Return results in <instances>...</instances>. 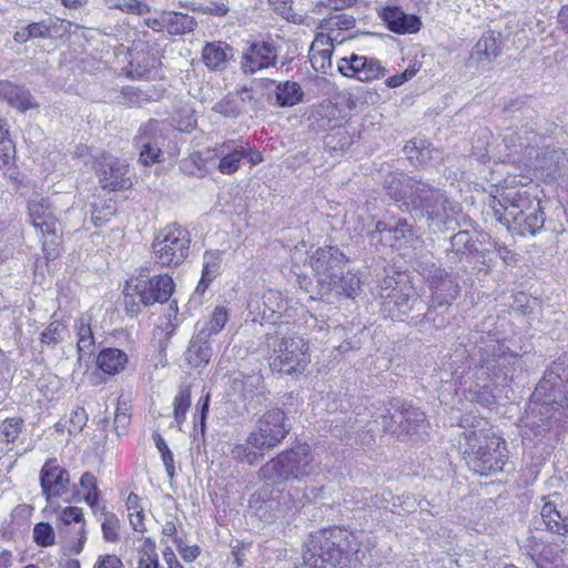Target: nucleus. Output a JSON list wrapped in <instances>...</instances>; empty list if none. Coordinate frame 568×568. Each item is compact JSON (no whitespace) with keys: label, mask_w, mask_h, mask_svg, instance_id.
Returning <instances> with one entry per match:
<instances>
[{"label":"nucleus","mask_w":568,"mask_h":568,"mask_svg":"<svg viewBox=\"0 0 568 568\" xmlns=\"http://www.w3.org/2000/svg\"><path fill=\"white\" fill-rule=\"evenodd\" d=\"M128 362L129 357L126 353L114 347H105L101 349L95 361L98 368L104 374L111 376L122 373L125 369Z\"/></svg>","instance_id":"nucleus-36"},{"label":"nucleus","mask_w":568,"mask_h":568,"mask_svg":"<svg viewBox=\"0 0 568 568\" xmlns=\"http://www.w3.org/2000/svg\"><path fill=\"white\" fill-rule=\"evenodd\" d=\"M69 471L59 465L55 458L48 459L40 470V486L47 501L61 497L69 491Z\"/></svg>","instance_id":"nucleus-22"},{"label":"nucleus","mask_w":568,"mask_h":568,"mask_svg":"<svg viewBox=\"0 0 568 568\" xmlns=\"http://www.w3.org/2000/svg\"><path fill=\"white\" fill-rule=\"evenodd\" d=\"M78 335V352L87 353L91 352L94 346V336L91 328V318L82 315L75 324Z\"/></svg>","instance_id":"nucleus-46"},{"label":"nucleus","mask_w":568,"mask_h":568,"mask_svg":"<svg viewBox=\"0 0 568 568\" xmlns=\"http://www.w3.org/2000/svg\"><path fill=\"white\" fill-rule=\"evenodd\" d=\"M191 405V390L189 386H181L174 398V418L181 425L185 420V415Z\"/></svg>","instance_id":"nucleus-53"},{"label":"nucleus","mask_w":568,"mask_h":568,"mask_svg":"<svg viewBox=\"0 0 568 568\" xmlns=\"http://www.w3.org/2000/svg\"><path fill=\"white\" fill-rule=\"evenodd\" d=\"M428 287L430 298H434L438 305L452 306L460 292L459 276L445 268H434L428 275Z\"/></svg>","instance_id":"nucleus-20"},{"label":"nucleus","mask_w":568,"mask_h":568,"mask_svg":"<svg viewBox=\"0 0 568 568\" xmlns=\"http://www.w3.org/2000/svg\"><path fill=\"white\" fill-rule=\"evenodd\" d=\"M491 207L496 220L520 236L536 235L546 222L541 202L527 191L509 190L494 197Z\"/></svg>","instance_id":"nucleus-2"},{"label":"nucleus","mask_w":568,"mask_h":568,"mask_svg":"<svg viewBox=\"0 0 568 568\" xmlns=\"http://www.w3.org/2000/svg\"><path fill=\"white\" fill-rule=\"evenodd\" d=\"M325 149L332 154H342L353 144L351 133L346 128H338L332 133H327L324 136Z\"/></svg>","instance_id":"nucleus-43"},{"label":"nucleus","mask_w":568,"mask_h":568,"mask_svg":"<svg viewBox=\"0 0 568 568\" xmlns=\"http://www.w3.org/2000/svg\"><path fill=\"white\" fill-rule=\"evenodd\" d=\"M233 389L242 398L247 412L261 406L268 394L262 374L255 372L242 374L241 377L234 378Z\"/></svg>","instance_id":"nucleus-23"},{"label":"nucleus","mask_w":568,"mask_h":568,"mask_svg":"<svg viewBox=\"0 0 568 568\" xmlns=\"http://www.w3.org/2000/svg\"><path fill=\"white\" fill-rule=\"evenodd\" d=\"M65 331V326L59 322H51L41 334V342L47 345H57L62 341V334Z\"/></svg>","instance_id":"nucleus-60"},{"label":"nucleus","mask_w":568,"mask_h":568,"mask_svg":"<svg viewBox=\"0 0 568 568\" xmlns=\"http://www.w3.org/2000/svg\"><path fill=\"white\" fill-rule=\"evenodd\" d=\"M275 104L280 108H291L303 101L304 92L300 83L284 81L276 83Z\"/></svg>","instance_id":"nucleus-38"},{"label":"nucleus","mask_w":568,"mask_h":568,"mask_svg":"<svg viewBox=\"0 0 568 568\" xmlns=\"http://www.w3.org/2000/svg\"><path fill=\"white\" fill-rule=\"evenodd\" d=\"M257 477L264 483L266 490L284 486L292 479L281 453L258 468Z\"/></svg>","instance_id":"nucleus-32"},{"label":"nucleus","mask_w":568,"mask_h":568,"mask_svg":"<svg viewBox=\"0 0 568 568\" xmlns=\"http://www.w3.org/2000/svg\"><path fill=\"white\" fill-rule=\"evenodd\" d=\"M376 291L382 298L383 314L392 320L407 321L410 325V317L426 308V301L408 281L386 276Z\"/></svg>","instance_id":"nucleus-5"},{"label":"nucleus","mask_w":568,"mask_h":568,"mask_svg":"<svg viewBox=\"0 0 568 568\" xmlns=\"http://www.w3.org/2000/svg\"><path fill=\"white\" fill-rule=\"evenodd\" d=\"M131 423V415L128 412V408L125 406H118L114 419H113V426L114 430L118 435V437H121L123 434L126 433V429Z\"/></svg>","instance_id":"nucleus-64"},{"label":"nucleus","mask_w":568,"mask_h":568,"mask_svg":"<svg viewBox=\"0 0 568 568\" xmlns=\"http://www.w3.org/2000/svg\"><path fill=\"white\" fill-rule=\"evenodd\" d=\"M532 414L540 416V420L551 419L554 413H558L568 406V364L558 359L545 372L537 384L532 395Z\"/></svg>","instance_id":"nucleus-4"},{"label":"nucleus","mask_w":568,"mask_h":568,"mask_svg":"<svg viewBox=\"0 0 568 568\" xmlns=\"http://www.w3.org/2000/svg\"><path fill=\"white\" fill-rule=\"evenodd\" d=\"M292 479L303 480L314 474L316 466L308 445H297L281 453Z\"/></svg>","instance_id":"nucleus-25"},{"label":"nucleus","mask_w":568,"mask_h":568,"mask_svg":"<svg viewBox=\"0 0 568 568\" xmlns=\"http://www.w3.org/2000/svg\"><path fill=\"white\" fill-rule=\"evenodd\" d=\"M221 256L219 252L206 251L203 255V270L201 280L195 288L197 294H203L209 285L220 274Z\"/></svg>","instance_id":"nucleus-41"},{"label":"nucleus","mask_w":568,"mask_h":568,"mask_svg":"<svg viewBox=\"0 0 568 568\" xmlns=\"http://www.w3.org/2000/svg\"><path fill=\"white\" fill-rule=\"evenodd\" d=\"M221 159L217 169L223 174H233L240 168V162L243 159V151L240 150L237 141H229L222 145Z\"/></svg>","instance_id":"nucleus-40"},{"label":"nucleus","mask_w":568,"mask_h":568,"mask_svg":"<svg viewBox=\"0 0 568 568\" xmlns=\"http://www.w3.org/2000/svg\"><path fill=\"white\" fill-rule=\"evenodd\" d=\"M170 132V125L158 119H150L138 128L132 143L138 150V162L141 165L152 166L163 162Z\"/></svg>","instance_id":"nucleus-9"},{"label":"nucleus","mask_w":568,"mask_h":568,"mask_svg":"<svg viewBox=\"0 0 568 568\" xmlns=\"http://www.w3.org/2000/svg\"><path fill=\"white\" fill-rule=\"evenodd\" d=\"M263 316H267V312H270V317L274 315H278L281 317L282 312L286 310V302L283 300L282 294L275 290H267L263 296Z\"/></svg>","instance_id":"nucleus-50"},{"label":"nucleus","mask_w":568,"mask_h":568,"mask_svg":"<svg viewBox=\"0 0 568 568\" xmlns=\"http://www.w3.org/2000/svg\"><path fill=\"white\" fill-rule=\"evenodd\" d=\"M348 263L347 256L332 245L322 246L311 255V266L316 276V291L329 290V283L337 274L342 273Z\"/></svg>","instance_id":"nucleus-15"},{"label":"nucleus","mask_w":568,"mask_h":568,"mask_svg":"<svg viewBox=\"0 0 568 568\" xmlns=\"http://www.w3.org/2000/svg\"><path fill=\"white\" fill-rule=\"evenodd\" d=\"M122 99L124 100V104L129 106L138 105L140 106L144 102H149L152 100V97L141 89L132 85L123 87L121 90Z\"/></svg>","instance_id":"nucleus-58"},{"label":"nucleus","mask_w":568,"mask_h":568,"mask_svg":"<svg viewBox=\"0 0 568 568\" xmlns=\"http://www.w3.org/2000/svg\"><path fill=\"white\" fill-rule=\"evenodd\" d=\"M338 71L345 77L366 82L383 77L386 69L376 59L353 53L349 58H342L338 61Z\"/></svg>","instance_id":"nucleus-24"},{"label":"nucleus","mask_w":568,"mask_h":568,"mask_svg":"<svg viewBox=\"0 0 568 568\" xmlns=\"http://www.w3.org/2000/svg\"><path fill=\"white\" fill-rule=\"evenodd\" d=\"M212 110L230 119H236L242 114V105L234 93H227L213 105Z\"/></svg>","instance_id":"nucleus-49"},{"label":"nucleus","mask_w":568,"mask_h":568,"mask_svg":"<svg viewBox=\"0 0 568 568\" xmlns=\"http://www.w3.org/2000/svg\"><path fill=\"white\" fill-rule=\"evenodd\" d=\"M337 108L332 102H323L316 106L307 118L308 129L313 132L326 131L336 128Z\"/></svg>","instance_id":"nucleus-37"},{"label":"nucleus","mask_w":568,"mask_h":568,"mask_svg":"<svg viewBox=\"0 0 568 568\" xmlns=\"http://www.w3.org/2000/svg\"><path fill=\"white\" fill-rule=\"evenodd\" d=\"M504 111L509 113L514 120L525 121L526 124L537 118V112L528 105L525 99H516L505 105Z\"/></svg>","instance_id":"nucleus-47"},{"label":"nucleus","mask_w":568,"mask_h":568,"mask_svg":"<svg viewBox=\"0 0 568 568\" xmlns=\"http://www.w3.org/2000/svg\"><path fill=\"white\" fill-rule=\"evenodd\" d=\"M23 427V419L20 417L7 418L0 425V440L7 444L13 443Z\"/></svg>","instance_id":"nucleus-55"},{"label":"nucleus","mask_w":568,"mask_h":568,"mask_svg":"<svg viewBox=\"0 0 568 568\" xmlns=\"http://www.w3.org/2000/svg\"><path fill=\"white\" fill-rule=\"evenodd\" d=\"M0 99L7 101L21 112L38 106L28 90L7 80L0 81Z\"/></svg>","instance_id":"nucleus-35"},{"label":"nucleus","mask_w":568,"mask_h":568,"mask_svg":"<svg viewBox=\"0 0 568 568\" xmlns=\"http://www.w3.org/2000/svg\"><path fill=\"white\" fill-rule=\"evenodd\" d=\"M452 251L456 254H474L477 262L486 264L487 258L484 251H478L476 241L468 231H459L450 237Z\"/></svg>","instance_id":"nucleus-42"},{"label":"nucleus","mask_w":568,"mask_h":568,"mask_svg":"<svg viewBox=\"0 0 568 568\" xmlns=\"http://www.w3.org/2000/svg\"><path fill=\"white\" fill-rule=\"evenodd\" d=\"M227 321V310L224 306H216L207 321L202 325H200V323L196 324V329L199 332H204L209 337H212L223 329Z\"/></svg>","instance_id":"nucleus-45"},{"label":"nucleus","mask_w":568,"mask_h":568,"mask_svg":"<svg viewBox=\"0 0 568 568\" xmlns=\"http://www.w3.org/2000/svg\"><path fill=\"white\" fill-rule=\"evenodd\" d=\"M414 236L412 225L406 220L398 219L390 227V236L386 239V243L390 246L400 247L403 241H407Z\"/></svg>","instance_id":"nucleus-51"},{"label":"nucleus","mask_w":568,"mask_h":568,"mask_svg":"<svg viewBox=\"0 0 568 568\" xmlns=\"http://www.w3.org/2000/svg\"><path fill=\"white\" fill-rule=\"evenodd\" d=\"M180 169L187 175L204 176L207 173L205 161L200 153H193L183 159Z\"/></svg>","instance_id":"nucleus-54"},{"label":"nucleus","mask_w":568,"mask_h":568,"mask_svg":"<svg viewBox=\"0 0 568 568\" xmlns=\"http://www.w3.org/2000/svg\"><path fill=\"white\" fill-rule=\"evenodd\" d=\"M30 221L43 236V251L47 258H55L59 254L62 229L54 216L49 200L44 197L31 200L28 205Z\"/></svg>","instance_id":"nucleus-14"},{"label":"nucleus","mask_w":568,"mask_h":568,"mask_svg":"<svg viewBox=\"0 0 568 568\" xmlns=\"http://www.w3.org/2000/svg\"><path fill=\"white\" fill-rule=\"evenodd\" d=\"M273 10L288 22L302 23L303 17L293 12L292 0H268Z\"/></svg>","instance_id":"nucleus-59"},{"label":"nucleus","mask_w":568,"mask_h":568,"mask_svg":"<svg viewBox=\"0 0 568 568\" xmlns=\"http://www.w3.org/2000/svg\"><path fill=\"white\" fill-rule=\"evenodd\" d=\"M33 540L40 547H49L55 542V534L49 523L41 521L33 528Z\"/></svg>","instance_id":"nucleus-57"},{"label":"nucleus","mask_w":568,"mask_h":568,"mask_svg":"<svg viewBox=\"0 0 568 568\" xmlns=\"http://www.w3.org/2000/svg\"><path fill=\"white\" fill-rule=\"evenodd\" d=\"M465 448L463 457L471 471L490 476L504 469L508 459L505 440L496 435L489 423L478 416L465 414L460 418Z\"/></svg>","instance_id":"nucleus-1"},{"label":"nucleus","mask_w":568,"mask_h":568,"mask_svg":"<svg viewBox=\"0 0 568 568\" xmlns=\"http://www.w3.org/2000/svg\"><path fill=\"white\" fill-rule=\"evenodd\" d=\"M212 355L211 337L196 329L184 353L185 362L192 368H203L210 363Z\"/></svg>","instance_id":"nucleus-29"},{"label":"nucleus","mask_w":568,"mask_h":568,"mask_svg":"<svg viewBox=\"0 0 568 568\" xmlns=\"http://www.w3.org/2000/svg\"><path fill=\"white\" fill-rule=\"evenodd\" d=\"M381 17L388 29L398 34L416 33L422 27L418 16L407 14L397 7L384 8Z\"/></svg>","instance_id":"nucleus-30"},{"label":"nucleus","mask_w":568,"mask_h":568,"mask_svg":"<svg viewBox=\"0 0 568 568\" xmlns=\"http://www.w3.org/2000/svg\"><path fill=\"white\" fill-rule=\"evenodd\" d=\"M115 213V207L113 204H103L101 206L94 205L91 221L94 226L99 227L105 224Z\"/></svg>","instance_id":"nucleus-63"},{"label":"nucleus","mask_w":568,"mask_h":568,"mask_svg":"<svg viewBox=\"0 0 568 568\" xmlns=\"http://www.w3.org/2000/svg\"><path fill=\"white\" fill-rule=\"evenodd\" d=\"M422 182L404 172H389L384 178L383 189L402 211L408 212L413 204L409 202L414 200L417 193L416 189L420 186Z\"/></svg>","instance_id":"nucleus-18"},{"label":"nucleus","mask_w":568,"mask_h":568,"mask_svg":"<svg viewBox=\"0 0 568 568\" xmlns=\"http://www.w3.org/2000/svg\"><path fill=\"white\" fill-rule=\"evenodd\" d=\"M474 379L468 386L469 399L483 407H490L496 404V396L493 393V379L488 372H481L476 368L473 374Z\"/></svg>","instance_id":"nucleus-34"},{"label":"nucleus","mask_w":568,"mask_h":568,"mask_svg":"<svg viewBox=\"0 0 568 568\" xmlns=\"http://www.w3.org/2000/svg\"><path fill=\"white\" fill-rule=\"evenodd\" d=\"M450 307L449 305H438L434 298H430V303L426 302L425 311L410 317V326L420 332L440 329L448 324L447 315Z\"/></svg>","instance_id":"nucleus-27"},{"label":"nucleus","mask_w":568,"mask_h":568,"mask_svg":"<svg viewBox=\"0 0 568 568\" xmlns=\"http://www.w3.org/2000/svg\"><path fill=\"white\" fill-rule=\"evenodd\" d=\"M277 47L272 41H253L243 53L241 68L245 74L275 67Z\"/></svg>","instance_id":"nucleus-21"},{"label":"nucleus","mask_w":568,"mask_h":568,"mask_svg":"<svg viewBox=\"0 0 568 568\" xmlns=\"http://www.w3.org/2000/svg\"><path fill=\"white\" fill-rule=\"evenodd\" d=\"M408 212L418 220H425L432 226H442L449 223L459 212V205L453 202L440 189L422 182Z\"/></svg>","instance_id":"nucleus-7"},{"label":"nucleus","mask_w":568,"mask_h":568,"mask_svg":"<svg viewBox=\"0 0 568 568\" xmlns=\"http://www.w3.org/2000/svg\"><path fill=\"white\" fill-rule=\"evenodd\" d=\"M474 357H478L477 369L488 372L490 377L503 376L506 379L518 356L507 345L488 335L486 339L481 338Z\"/></svg>","instance_id":"nucleus-13"},{"label":"nucleus","mask_w":568,"mask_h":568,"mask_svg":"<svg viewBox=\"0 0 568 568\" xmlns=\"http://www.w3.org/2000/svg\"><path fill=\"white\" fill-rule=\"evenodd\" d=\"M381 425L386 433L397 437H415L419 440L425 439L429 427L424 412L399 399H392L388 403L386 414L381 416Z\"/></svg>","instance_id":"nucleus-8"},{"label":"nucleus","mask_w":568,"mask_h":568,"mask_svg":"<svg viewBox=\"0 0 568 568\" xmlns=\"http://www.w3.org/2000/svg\"><path fill=\"white\" fill-rule=\"evenodd\" d=\"M307 496L297 487L285 488L281 486L270 490L268 497L263 500L261 508L270 509L266 521L285 517L291 511H298L305 505Z\"/></svg>","instance_id":"nucleus-16"},{"label":"nucleus","mask_w":568,"mask_h":568,"mask_svg":"<svg viewBox=\"0 0 568 568\" xmlns=\"http://www.w3.org/2000/svg\"><path fill=\"white\" fill-rule=\"evenodd\" d=\"M286 414L281 408L266 410L247 436V444L258 450L272 449L280 445L291 430Z\"/></svg>","instance_id":"nucleus-12"},{"label":"nucleus","mask_w":568,"mask_h":568,"mask_svg":"<svg viewBox=\"0 0 568 568\" xmlns=\"http://www.w3.org/2000/svg\"><path fill=\"white\" fill-rule=\"evenodd\" d=\"M191 236L187 230L178 224L160 230L152 242L155 262L161 266H179L190 254Z\"/></svg>","instance_id":"nucleus-10"},{"label":"nucleus","mask_w":568,"mask_h":568,"mask_svg":"<svg viewBox=\"0 0 568 568\" xmlns=\"http://www.w3.org/2000/svg\"><path fill=\"white\" fill-rule=\"evenodd\" d=\"M97 171L103 189L123 190L131 185L130 179L125 176L126 169L111 155L103 154Z\"/></svg>","instance_id":"nucleus-28"},{"label":"nucleus","mask_w":568,"mask_h":568,"mask_svg":"<svg viewBox=\"0 0 568 568\" xmlns=\"http://www.w3.org/2000/svg\"><path fill=\"white\" fill-rule=\"evenodd\" d=\"M265 345L273 352L270 367L284 375L302 374L311 358L304 338L290 334L287 324L273 325L264 335Z\"/></svg>","instance_id":"nucleus-3"},{"label":"nucleus","mask_w":568,"mask_h":568,"mask_svg":"<svg viewBox=\"0 0 568 568\" xmlns=\"http://www.w3.org/2000/svg\"><path fill=\"white\" fill-rule=\"evenodd\" d=\"M166 31L170 34H184L193 32L197 27L196 20L184 13L166 12Z\"/></svg>","instance_id":"nucleus-44"},{"label":"nucleus","mask_w":568,"mask_h":568,"mask_svg":"<svg viewBox=\"0 0 568 568\" xmlns=\"http://www.w3.org/2000/svg\"><path fill=\"white\" fill-rule=\"evenodd\" d=\"M361 288V280L359 277L352 273L346 272L344 270L342 273L337 274L333 281L329 283V290H317L316 296L312 295V298H324L329 295H335L336 297H347L354 298Z\"/></svg>","instance_id":"nucleus-31"},{"label":"nucleus","mask_w":568,"mask_h":568,"mask_svg":"<svg viewBox=\"0 0 568 568\" xmlns=\"http://www.w3.org/2000/svg\"><path fill=\"white\" fill-rule=\"evenodd\" d=\"M231 457L241 464L255 466L263 460L264 454L256 452L250 444H236L231 449Z\"/></svg>","instance_id":"nucleus-48"},{"label":"nucleus","mask_w":568,"mask_h":568,"mask_svg":"<svg viewBox=\"0 0 568 568\" xmlns=\"http://www.w3.org/2000/svg\"><path fill=\"white\" fill-rule=\"evenodd\" d=\"M173 291L174 282L171 276H151L149 268H142L125 283L123 293L126 312L134 316L141 312V306L165 303Z\"/></svg>","instance_id":"nucleus-6"},{"label":"nucleus","mask_w":568,"mask_h":568,"mask_svg":"<svg viewBox=\"0 0 568 568\" xmlns=\"http://www.w3.org/2000/svg\"><path fill=\"white\" fill-rule=\"evenodd\" d=\"M233 57V48L223 41L207 42L202 49V61L212 71L225 70Z\"/></svg>","instance_id":"nucleus-33"},{"label":"nucleus","mask_w":568,"mask_h":568,"mask_svg":"<svg viewBox=\"0 0 568 568\" xmlns=\"http://www.w3.org/2000/svg\"><path fill=\"white\" fill-rule=\"evenodd\" d=\"M311 534L304 545L303 565L308 568H337L346 558L344 546L332 531Z\"/></svg>","instance_id":"nucleus-11"},{"label":"nucleus","mask_w":568,"mask_h":568,"mask_svg":"<svg viewBox=\"0 0 568 568\" xmlns=\"http://www.w3.org/2000/svg\"><path fill=\"white\" fill-rule=\"evenodd\" d=\"M119 519L112 513H105L102 521L103 538L106 541H116L119 539Z\"/></svg>","instance_id":"nucleus-61"},{"label":"nucleus","mask_w":568,"mask_h":568,"mask_svg":"<svg viewBox=\"0 0 568 568\" xmlns=\"http://www.w3.org/2000/svg\"><path fill=\"white\" fill-rule=\"evenodd\" d=\"M59 523L57 525L58 532L63 539H68L69 534L71 532L70 526L71 524H79L80 527L77 529L75 534L79 536L77 541L70 545V550L74 554H80L83 549L85 542V524L83 518L82 509L75 506L65 507L60 516Z\"/></svg>","instance_id":"nucleus-26"},{"label":"nucleus","mask_w":568,"mask_h":568,"mask_svg":"<svg viewBox=\"0 0 568 568\" xmlns=\"http://www.w3.org/2000/svg\"><path fill=\"white\" fill-rule=\"evenodd\" d=\"M155 70L149 65V61L144 60L143 62H135L134 60L130 62L128 77L133 80H143V79H152V73Z\"/></svg>","instance_id":"nucleus-62"},{"label":"nucleus","mask_w":568,"mask_h":568,"mask_svg":"<svg viewBox=\"0 0 568 568\" xmlns=\"http://www.w3.org/2000/svg\"><path fill=\"white\" fill-rule=\"evenodd\" d=\"M152 438L155 443L156 448L161 453L162 462L165 466V470L168 473V476L170 478H173L175 475V468H174V460H173V454L168 447L165 440L161 436L159 432H154L152 434Z\"/></svg>","instance_id":"nucleus-56"},{"label":"nucleus","mask_w":568,"mask_h":568,"mask_svg":"<svg viewBox=\"0 0 568 568\" xmlns=\"http://www.w3.org/2000/svg\"><path fill=\"white\" fill-rule=\"evenodd\" d=\"M527 556L536 568H568V548L546 544L529 536L525 545Z\"/></svg>","instance_id":"nucleus-17"},{"label":"nucleus","mask_w":568,"mask_h":568,"mask_svg":"<svg viewBox=\"0 0 568 568\" xmlns=\"http://www.w3.org/2000/svg\"><path fill=\"white\" fill-rule=\"evenodd\" d=\"M544 525L547 531L568 537V506L562 497L555 494L545 501L540 510V519L534 521L535 529Z\"/></svg>","instance_id":"nucleus-19"},{"label":"nucleus","mask_w":568,"mask_h":568,"mask_svg":"<svg viewBox=\"0 0 568 568\" xmlns=\"http://www.w3.org/2000/svg\"><path fill=\"white\" fill-rule=\"evenodd\" d=\"M501 52L500 34L494 32L485 33L475 44L473 57L477 61H491Z\"/></svg>","instance_id":"nucleus-39"},{"label":"nucleus","mask_w":568,"mask_h":568,"mask_svg":"<svg viewBox=\"0 0 568 568\" xmlns=\"http://www.w3.org/2000/svg\"><path fill=\"white\" fill-rule=\"evenodd\" d=\"M80 486L85 491V503L90 507L94 508L98 505V500L100 497L97 477L90 471L83 473L80 478Z\"/></svg>","instance_id":"nucleus-52"}]
</instances>
